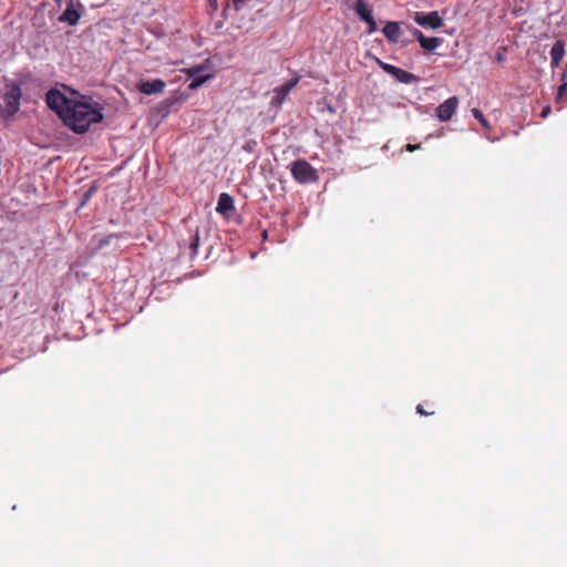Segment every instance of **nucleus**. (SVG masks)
I'll use <instances>...</instances> for the list:
<instances>
[{"label":"nucleus","mask_w":567,"mask_h":567,"mask_svg":"<svg viewBox=\"0 0 567 567\" xmlns=\"http://www.w3.org/2000/svg\"><path fill=\"white\" fill-rule=\"evenodd\" d=\"M235 209L234 198L227 194L221 193L218 197L216 212L221 215H227Z\"/></svg>","instance_id":"nucleus-14"},{"label":"nucleus","mask_w":567,"mask_h":567,"mask_svg":"<svg viewBox=\"0 0 567 567\" xmlns=\"http://www.w3.org/2000/svg\"><path fill=\"white\" fill-rule=\"evenodd\" d=\"M55 2H61L62 0H54Z\"/></svg>","instance_id":"nucleus-29"},{"label":"nucleus","mask_w":567,"mask_h":567,"mask_svg":"<svg viewBox=\"0 0 567 567\" xmlns=\"http://www.w3.org/2000/svg\"><path fill=\"white\" fill-rule=\"evenodd\" d=\"M414 21L423 27L429 29H439L443 25V19L440 17L437 11L431 12H415Z\"/></svg>","instance_id":"nucleus-7"},{"label":"nucleus","mask_w":567,"mask_h":567,"mask_svg":"<svg viewBox=\"0 0 567 567\" xmlns=\"http://www.w3.org/2000/svg\"><path fill=\"white\" fill-rule=\"evenodd\" d=\"M168 114V105L165 106L163 116H166Z\"/></svg>","instance_id":"nucleus-28"},{"label":"nucleus","mask_w":567,"mask_h":567,"mask_svg":"<svg viewBox=\"0 0 567 567\" xmlns=\"http://www.w3.org/2000/svg\"><path fill=\"white\" fill-rule=\"evenodd\" d=\"M199 247V235L198 233H195L192 237L189 249H190V256L194 257L197 254V249Z\"/></svg>","instance_id":"nucleus-18"},{"label":"nucleus","mask_w":567,"mask_h":567,"mask_svg":"<svg viewBox=\"0 0 567 567\" xmlns=\"http://www.w3.org/2000/svg\"><path fill=\"white\" fill-rule=\"evenodd\" d=\"M136 89L142 92V82H136Z\"/></svg>","instance_id":"nucleus-27"},{"label":"nucleus","mask_w":567,"mask_h":567,"mask_svg":"<svg viewBox=\"0 0 567 567\" xmlns=\"http://www.w3.org/2000/svg\"><path fill=\"white\" fill-rule=\"evenodd\" d=\"M21 91L20 87L14 86L4 95V107L2 111L3 117H12L20 109Z\"/></svg>","instance_id":"nucleus-6"},{"label":"nucleus","mask_w":567,"mask_h":567,"mask_svg":"<svg viewBox=\"0 0 567 567\" xmlns=\"http://www.w3.org/2000/svg\"><path fill=\"white\" fill-rule=\"evenodd\" d=\"M354 10L359 18L364 22L369 21V19L373 17L371 8L367 4L364 0H357L354 4Z\"/></svg>","instance_id":"nucleus-15"},{"label":"nucleus","mask_w":567,"mask_h":567,"mask_svg":"<svg viewBox=\"0 0 567 567\" xmlns=\"http://www.w3.org/2000/svg\"><path fill=\"white\" fill-rule=\"evenodd\" d=\"M207 68L204 64H199L184 70L185 73L192 79V81L188 84L189 90H197L205 82L213 78V74L210 73L204 74V71Z\"/></svg>","instance_id":"nucleus-5"},{"label":"nucleus","mask_w":567,"mask_h":567,"mask_svg":"<svg viewBox=\"0 0 567 567\" xmlns=\"http://www.w3.org/2000/svg\"><path fill=\"white\" fill-rule=\"evenodd\" d=\"M472 114L473 116L482 124V126L486 130H489V123L488 121L486 120V117L484 116V114L482 113L481 110L474 107L472 109Z\"/></svg>","instance_id":"nucleus-17"},{"label":"nucleus","mask_w":567,"mask_h":567,"mask_svg":"<svg viewBox=\"0 0 567 567\" xmlns=\"http://www.w3.org/2000/svg\"><path fill=\"white\" fill-rule=\"evenodd\" d=\"M291 175L300 184L316 183L319 179L317 169L306 159H297L291 164Z\"/></svg>","instance_id":"nucleus-2"},{"label":"nucleus","mask_w":567,"mask_h":567,"mask_svg":"<svg viewBox=\"0 0 567 567\" xmlns=\"http://www.w3.org/2000/svg\"><path fill=\"white\" fill-rule=\"evenodd\" d=\"M299 80H300V76L297 75L296 78L291 79L290 81H288L287 83L276 87L274 90V92L276 93V101L278 103H281L282 101L286 100V97L289 95V93L291 92L292 89H295L297 86V84L299 83Z\"/></svg>","instance_id":"nucleus-12"},{"label":"nucleus","mask_w":567,"mask_h":567,"mask_svg":"<svg viewBox=\"0 0 567 567\" xmlns=\"http://www.w3.org/2000/svg\"><path fill=\"white\" fill-rule=\"evenodd\" d=\"M458 97L451 96L436 107V116L441 122L450 121L458 107Z\"/></svg>","instance_id":"nucleus-9"},{"label":"nucleus","mask_w":567,"mask_h":567,"mask_svg":"<svg viewBox=\"0 0 567 567\" xmlns=\"http://www.w3.org/2000/svg\"><path fill=\"white\" fill-rule=\"evenodd\" d=\"M377 64L384 71L386 72L388 74L392 75L393 78H395L399 82L401 83H405V84H410L412 83L413 81L416 80L415 75L405 71V70H402L395 65H392V64H389L386 62H383L382 60H380L379 58H374Z\"/></svg>","instance_id":"nucleus-3"},{"label":"nucleus","mask_w":567,"mask_h":567,"mask_svg":"<svg viewBox=\"0 0 567 567\" xmlns=\"http://www.w3.org/2000/svg\"><path fill=\"white\" fill-rule=\"evenodd\" d=\"M420 147H421L420 144H408L406 145V151L414 152L415 150H419Z\"/></svg>","instance_id":"nucleus-24"},{"label":"nucleus","mask_w":567,"mask_h":567,"mask_svg":"<svg viewBox=\"0 0 567 567\" xmlns=\"http://www.w3.org/2000/svg\"><path fill=\"white\" fill-rule=\"evenodd\" d=\"M247 0H233V6L236 11H239L246 3Z\"/></svg>","instance_id":"nucleus-22"},{"label":"nucleus","mask_w":567,"mask_h":567,"mask_svg":"<svg viewBox=\"0 0 567 567\" xmlns=\"http://www.w3.org/2000/svg\"><path fill=\"white\" fill-rule=\"evenodd\" d=\"M208 3H209V7L213 10H217V8H218V1L217 0H208Z\"/></svg>","instance_id":"nucleus-25"},{"label":"nucleus","mask_w":567,"mask_h":567,"mask_svg":"<svg viewBox=\"0 0 567 567\" xmlns=\"http://www.w3.org/2000/svg\"><path fill=\"white\" fill-rule=\"evenodd\" d=\"M551 112V107L549 105L545 106L540 112V117L546 118Z\"/></svg>","instance_id":"nucleus-23"},{"label":"nucleus","mask_w":567,"mask_h":567,"mask_svg":"<svg viewBox=\"0 0 567 567\" xmlns=\"http://www.w3.org/2000/svg\"><path fill=\"white\" fill-rule=\"evenodd\" d=\"M496 60H497L498 62L504 61V60H505L504 54H502V53H497V54H496Z\"/></svg>","instance_id":"nucleus-26"},{"label":"nucleus","mask_w":567,"mask_h":567,"mask_svg":"<svg viewBox=\"0 0 567 567\" xmlns=\"http://www.w3.org/2000/svg\"><path fill=\"white\" fill-rule=\"evenodd\" d=\"M411 32H412L413 38H415L419 41L421 48L424 49L425 51H434L443 42V40L441 38H436V37L427 38V37H425L422 33V31H420L416 28H412Z\"/></svg>","instance_id":"nucleus-10"},{"label":"nucleus","mask_w":567,"mask_h":567,"mask_svg":"<svg viewBox=\"0 0 567 567\" xmlns=\"http://www.w3.org/2000/svg\"><path fill=\"white\" fill-rule=\"evenodd\" d=\"M567 92V82L564 81L557 90L556 101L559 102Z\"/></svg>","instance_id":"nucleus-19"},{"label":"nucleus","mask_w":567,"mask_h":567,"mask_svg":"<svg viewBox=\"0 0 567 567\" xmlns=\"http://www.w3.org/2000/svg\"><path fill=\"white\" fill-rule=\"evenodd\" d=\"M377 64L384 71L386 72L388 74L392 75L393 78H395L399 82L401 83H405V84H410L412 83L413 81L416 80L415 75L405 71V70H402L395 65H392V64H389L386 62H383L382 60H380L379 58H374Z\"/></svg>","instance_id":"nucleus-4"},{"label":"nucleus","mask_w":567,"mask_h":567,"mask_svg":"<svg viewBox=\"0 0 567 567\" xmlns=\"http://www.w3.org/2000/svg\"><path fill=\"white\" fill-rule=\"evenodd\" d=\"M83 10V4L80 2H74L70 0L66 3V8L64 12L60 16L59 21L68 23L69 25H76L81 18V11Z\"/></svg>","instance_id":"nucleus-8"},{"label":"nucleus","mask_w":567,"mask_h":567,"mask_svg":"<svg viewBox=\"0 0 567 567\" xmlns=\"http://www.w3.org/2000/svg\"><path fill=\"white\" fill-rule=\"evenodd\" d=\"M382 32H383L384 37L386 38V40L392 43H399V42H401L402 44L409 43V41L401 40L402 29L398 22H394V21L388 22L383 27Z\"/></svg>","instance_id":"nucleus-11"},{"label":"nucleus","mask_w":567,"mask_h":567,"mask_svg":"<svg viewBox=\"0 0 567 567\" xmlns=\"http://www.w3.org/2000/svg\"><path fill=\"white\" fill-rule=\"evenodd\" d=\"M565 56V43L561 40H557L550 50V65L551 68H558Z\"/></svg>","instance_id":"nucleus-13"},{"label":"nucleus","mask_w":567,"mask_h":567,"mask_svg":"<svg viewBox=\"0 0 567 567\" xmlns=\"http://www.w3.org/2000/svg\"><path fill=\"white\" fill-rule=\"evenodd\" d=\"M45 102L64 125L78 134L85 133L92 124L103 120L100 104L92 105L83 95L69 97L59 90L51 89L45 95Z\"/></svg>","instance_id":"nucleus-1"},{"label":"nucleus","mask_w":567,"mask_h":567,"mask_svg":"<svg viewBox=\"0 0 567 567\" xmlns=\"http://www.w3.org/2000/svg\"><path fill=\"white\" fill-rule=\"evenodd\" d=\"M416 412L421 415H424V416H427V415H433L434 414V411H431V412H427L425 411V409L423 408V405L419 404L416 406Z\"/></svg>","instance_id":"nucleus-21"},{"label":"nucleus","mask_w":567,"mask_h":567,"mask_svg":"<svg viewBox=\"0 0 567 567\" xmlns=\"http://www.w3.org/2000/svg\"><path fill=\"white\" fill-rule=\"evenodd\" d=\"M165 82L157 79L153 81H144V94L159 93L165 87Z\"/></svg>","instance_id":"nucleus-16"},{"label":"nucleus","mask_w":567,"mask_h":567,"mask_svg":"<svg viewBox=\"0 0 567 567\" xmlns=\"http://www.w3.org/2000/svg\"><path fill=\"white\" fill-rule=\"evenodd\" d=\"M365 22H367V24H368V30H367V32H368L369 34L374 33V32L378 30V25H377V22H375V20H374V18H373V17H372V18H370V19H369V21H365Z\"/></svg>","instance_id":"nucleus-20"}]
</instances>
